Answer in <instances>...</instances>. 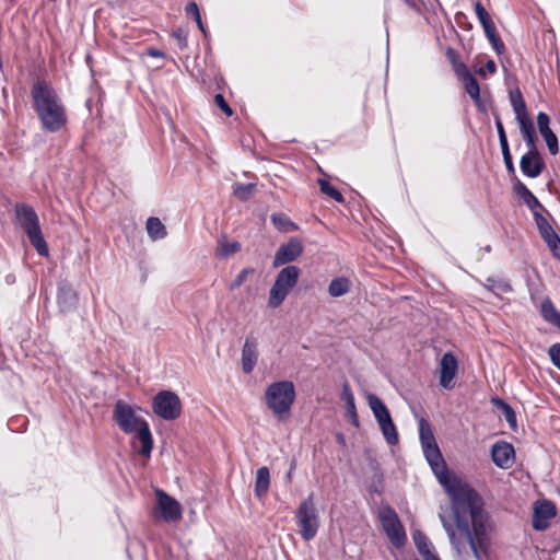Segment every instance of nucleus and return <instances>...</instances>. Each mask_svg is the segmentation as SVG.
<instances>
[{"label":"nucleus","mask_w":560,"mask_h":560,"mask_svg":"<svg viewBox=\"0 0 560 560\" xmlns=\"http://www.w3.org/2000/svg\"><path fill=\"white\" fill-rule=\"evenodd\" d=\"M549 122V116L544 112H539L537 115L538 130L546 141L550 154L556 155L559 152L558 138L550 129Z\"/></svg>","instance_id":"a211bd4d"},{"label":"nucleus","mask_w":560,"mask_h":560,"mask_svg":"<svg viewBox=\"0 0 560 560\" xmlns=\"http://www.w3.org/2000/svg\"><path fill=\"white\" fill-rule=\"evenodd\" d=\"M494 122H495V128H497L501 149L509 147L508 137H506L503 124L501 121V118L499 116H495Z\"/></svg>","instance_id":"79ce46f5"},{"label":"nucleus","mask_w":560,"mask_h":560,"mask_svg":"<svg viewBox=\"0 0 560 560\" xmlns=\"http://www.w3.org/2000/svg\"><path fill=\"white\" fill-rule=\"evenodd\" d=\"M78 302L77 292L70 283L61 281L57 288V304L62 313L73 310Z\"/></svg>","instance_id":"f3484780"},{"label":"nucleus","mask_w":560,"mask_h":560,"mask_svg":"<svg viewBox=\"0 0 560 560\" xmlns=\"http://www.w3.org/2000/svg\"><path fill=\"white\" fill-rule=\"evenodd\" d=\"M481 26H482V28H483V31H485V34H486V35L491 34V33H493V32H495V31H497V27H495V25H494L493 21H490V22H488V23H485V24H482Z\"/></svg>","instance_id":"8fccbe9b"},{"label":"nucleus","mask_w":560,"mask_h":560,"mask_svg":"<svg viewBox=\"0 0 560 560\" xmlns=\"http://www.w3.org/2000/svg\"><path fill=\"white\" fill-rule=\"evenodd\" d=\"M255 273V269L252 267L244 268L240 271V273L234 278V280L230 283L229 290L234 291L240 288L247 279V277Z\"/></svg>","instance_id":"e433bc0d"},{"label":"nucleus","mask_w":560,"mask_h":560,"mask_svg":"<svg viewBox=\"0 0 560 560\" xmlns=\"http://www.w3.org/2000/svg\"><path fill=\"white\" fill-rule=\"evenodd\" d=\"M270 220L273 226L281 233H289L299 230V225L282 212L272 213Z\"/></svg>","instance_id":"a878e982"},{"label":"nucleus","mask_w":560,"mask_h":560,"mask_svg":"<svg viewBox=\"0 0 560 560\" xmlns=\"http://www.w3.org/2000/svg\"><path fill=\"white\" fill-rule=\"evenodd\" d=\"M351 289V281L347 277H336L328 285V293L331 298H340Z\"/></svg>","instance_id":"cd10ccee"},{"label":"nucleus","mask_w":560,"mask_h":560,"mask_svg":"<svg viewBox=\"0 0 560 560\" xmlns=\"http://www.w3.org/2000/svg\"><path fill=\"white\" fill-rule=\"evenodd\" d=\"M158 509L161 517L166 522H174L182 517V506L177 500L161 489L155 490Z\"/></svg>","instance_id":"f8f14e48"},{"label":"nucleus","mask_w":560,"mask_h":560,"mask_svg":"<svg viewBox=\"0 0 560 560\" xmlns=\"http://www.w3.org/2000/svg\"><path fill=\"white\" fill-rule=\"evenodd\" d=\"M152 411L165 421H174L182 415V401L179 396L168 389L156 393L152 398Z\"/></svg>","instance_id":"9d476101"},{"label":"nucleus","mask_w":560,"mask_h":560,"mask_svg":"<svg viewBox=\"0 0 560 560\" xmlns=\"http://www.w3.org/2000/svg\"><path fill=\"white\" fill-rule=\"evenodd\" d=\"M300 273V268L293 265L285 266L278 272L269 291L268 306L270 308H277L284 302L291 290L298 284Z\"/></svg>","instance_id":"423d86ee"},{"label":"nucleus","mask_w":560,"mask_h":560,"mask_svg":"<svg viewBox=\"0 0 560 560\" xmlns=\"http://www.w3.org/2000/svg\"><path fill=\"white\" fill-rule=\"evenodd\" d=\"M491 249H492V248H491V246H490V245H486L485 247H482V250H483L485 253H490V252H491Z\"/></svg>","instance_id":"6e6d98bb"},{"label":"nucleus","mask_w":560,"mask_h":560,"mask_svg":"<svg viewBox=\"0 0 560 560\" xmlns=\"http://www.w3.org/2000/svg\"><path fill=\"white\" fill-rule=\"evenodd\" d=\"M478 110L482 114L488 112L487 102L479 95L478 98H471Z\"/></svg>","instance_id":"de8ad7c7"},{"label":"nucleus","mask_w":560,"mask_h":560,"mask_svg":"<svg viewBox=\"0 0 560 560\" xmlns=\"http://www.w3.org/2000/svg\"><path fill=\"white\" fill-rule=\"evenodd\" d=\"M544 210H538L533 213L535 223L537 225V229L542 237L544 241L548 240L552 235H556L557 233L552 229V226L549 224L547 219L542 215Z\"/></svg>","instance_id":"c756f323"},{"label":"nucleus","mask_w":560,"mask_h":560,"mask_svg":"<svg viewBox=\"0 0 560 560\" xmlns=\"http://www.w3.org/2000/svg\"><path fill=\"white\" fill-rule=\"evenodd\" d=\"M455 71L462 81L466 78V73H470L464 63H459L457 67H455Z\"/></svg>","instance_id":"09e8293b"},{"label":"nucleus","mask_w":560,"mask_h":560,"mask_svg":"<svg viewBox=\"0 0 560 560\" xmlns=\"http://www.w3.org/2000/svg\"><path fill=\"white\" fill-rule=\"evenodd\" d=\"M14 212L16 224L25 232L37 254L42 257L48 256V245L42 233L39 219L34 208L26 203H16Z\"/></svg>","instance_id":"39448f33"},{"label":"nucleus","mask_w":560,"mask_h":560,"mask_svg":"<svg viewBox=\"0 0 560 560\" xmlns=\"http://www.w3.org/2000/svg\"><path fill=\"white\" fill-rule=\"evenodd\" d=\"M419 438L427 462L452 500L453 517L460 535L457 536L450 521L444 515H440L452 546L460 551L465 547L464 540H466L476 560H481L487 516L483 513L479 494L467 483L448 474L431 425L424 418L419 420Z\"/></svg>","instance_id":"f257e3e1"},{"label":"nucleus","mask_w":560,"mask_h":560,"mask_svg":"<svg viewBox=\"0 0 560 560\" xmlns=\"http://www.w3.org/2000/svg\"><path fill=\"white\" fill-rule=\"evenodd\" d=\"M486 69L490 72V73H494L495 70H497V66H495V62L493 60H488L486 62Z\"/></svg>","instance_id":"603ef678"},{"label":"nucleus","mask_w":560,"mask_h":560,"mask_svg":"<svg viewBox=\"0 0 560 560\" xmlns=\"http://www.w3.org/2000/svg\"><path fill=\"white\" fill-rule=\"evenodd\" d=\"M139 410H141L140 407L118 399L114 405L113 420L125 434H137L141 443L139 454L150 457L153 450V438L148 421L138 415Z\"/></svg>","instance_id":"7ed1b4c3"},{"label":"nucleus","mask_w":560,"mask_h":560,"mask_svg":"<svg viewBox=\"0 0 560 560\" xmlns=\"http://www.w3.org/2000/svg\"><path fill=\"white\" fill-rule=\"evenodd\" d=\"M503 161L509 173L514 174L515 167L510 152V147L501 149Z\"/></svg>","instance_id":"a18cd8bd"},{"label":"nucleus","mask_w":560,"mask_h":560,"mask_svg":"<svg viewBox=\"0 0 560 560\" xmlns=\"http://www.w3.org/2000/svg\"><path fill=\"white\" fill-rule=\"evenodd\" d=\"M494 402L502 410V413H503L506 422L509 423L510 428L512 430H516V428H517L516 413H515L514 409L511 407V405H509L508 402H505L504 400H502L500 398L494 399Z\"/></svg>","instance_id":"7c9ffc66"},{"label":"nucleus","mask_w":560,"mask_h":560,"mask_svg":"<svg viewBox=\"0 0 560 560\" xmlns=\"http://www.w3.org/2000/svg\"><path fill=\"white\" fill-rule=\"evenodd\" d=\"M287 479L290 481L291 480V470L287 474Z\"/></svg>","instance_id":"bf43d9fd"},{"label":"nucleus","mask_w":560,"mask_h":560,"mask_svg":"<svg viewBox=\"0 0 560 560\" xmlns=\"http://www.w3.org/2000/svg\"><path fill=\"white\" fill-rule=\"evenodd\" d=\"M319 189L324 195H327L331 199H334L337 202H343V196L342 194L332 185L329 184L328 180L324 178L318 179Z\"/></svg>","instance_id":"2f4dec72"},{"label":"nucleus","mask_w":560,"mask_h":560,"mask_svg":"<svg viewBox=\"0 0 560 560\" xmlns=\"http://www.w3.org/2000/svg\"><path fill=\"white\" fill-rule=\"evenodd\" d=\"M458 369L456 357L452 352L443 354L440 361V385L443 388H452V381L454 380Z\"/></svg>","instance_id":"4468645a"},{"label":"nucleus","mask_w":560,"mask_h":560,"mask_svg":"<svg viewBox=\"0 0 560 560\" xmlns=\"http://www.w3.org/2000/svg\"><path fill=\"white\" fill-rule=\"evenodd\" d=\"M368 404L386 443L390 446L398 444L399 436L397 428L386 405L375 394L368 395Z\"/></svg>","instance_id":"6e6552de"},{"label":"nucleus","mask_w":560,"mask_h":560,"mask_svg":"<svg viewBox=\"0 0 560 560\" xmlns=\"http://www.w3.org/2000/svg\"><path fill=\"white\" fill-rule=\"evenodd\" d=\"M338 441H343V436H342V434H339V435H338Z\"/></svg>","instance_id":"680f3d73"},{"label":"nucleus","mask_w":560,"mask_h":560,"mask_svg":"<svg viewBox=\"0 0 560 560\" xmlns=\"http://www.w3.org/2000/svg\"><path fill=\"white\" fill-rule=\"evenodd\" d=\"M196 24H197L198 28L202 32V34H203L205 36H207V30H206V27H205V25H203V23H202L201 18H200L199 20H197V21H196Z\"/></svg>","instance_id":"5fc2aeb1"},{"label":"nucleus","mask_w":560,"mask_h":560,"mask_svg":"<svg viewBox=\"0 0 560 560\" xmlns=\"http://www.w3.org/2000/svg\"><path fill=\"white\" fill-rule=\"evenodd\" d=\"M256 185L252 183L247 184H235L233 188V194L236 198L242 201H246L249 196L253 194Z\"/></svg>","instance_id":"c9c22d12"},{"label":"nucleus","mask_w":560,"mask_h":560,"mask_svg":"<svg viewBox=\"0 0 560 560\" xmlns=\"http://www.w3.org/2000/svg\"><path fill=\"white\" fill-rule=\"evenodd\" d=\"M31 97L44 131L58 132L66 126L68 117L62 101L45 80L33 84Z\"/></svg>","instance_id":"f03ea898"},{"label":"nucleus","mask_w":560,"mask_h":560,"mask_svg":"<svg viewBox=\"0 0 560 560\" xmlns=\"http://www.w3.org/2000/svg\"><path fill=\"white\" fill-rule=\"evenodd\" d=\"M148 55L153 58H164L165 54L162 50L150 48L148 49Z\"/></svg>","instance_id":"3c124183"},{"label":"nucleus","mask_w":560,"mask_h":560,"mask_svg":"<svg viewBox=\"0 0 560 560\" xmlns=\"http://www.w3.org/2000/svg\"><path fill=\"white\" fill-rule=\"evenodd\" d=\"M258 342L253 336H247L242 348V370L249 374L256 366L258 359Z\"/></svg>","instance_id":"dca6fc26"},{"label":"nucleus","mask_w":560,"mask_h":560,"mask_svg":"<svg viewBox=\"0 0 560 560\" xmlns=\"http://www.w3.org/2000/svg\"><path fill=\"white\" fill-rule=\"evenodd\" d=\"M240 249H241V244L238 242H236V241L229 242V241L224 240L223 242H221L219 244V246L217 248V256L219 258H226L228 256L240 252Z\"/></svg>","instance_id":"473e14b6"},{"label":"nucleus","mask_w":560,"mask_h":560,"mask_svg":"<svg viewBox=\"0 0 560 560\" xmlns=\"http://www.w3.org/2000/svg\"><path fill=\"white\" fill-rule=\"evenodd\" d=\"M86 63L90 65L91 60H92V57L90 54L86 55Z\"/></svg>","instance_id":"4d7b16f0"},{"label":"nucleus","mask_w":560,"mask_h":560,"mask_svg":"<svg viewBox=\"0 0 560 560\" xmlns=\"http://www.w3.org/2000/svg\"><path fill=\"white\" fill-rule=\"evenodd\" d=\"M556 506L551 501L540 502L534 510L532 525L536 530H545L549 521L556 516Z\"/></svg>","instance_id":"2eb2a0df"},{"label":"nucleus","mask_w":560,"mask_h":560,"mask_svg":"<svg viewBox=\"0 0 560 560\" xmlns=\"http://www.w3.org/2000/svg\"><path fill=\"white\" fill-rule=\"evenodd\" d=\"M474 7L477 19L481 25L492 21L489 12L486 10V8L482 5L480 1H476Z\"/></svg>","instance_id":"ea45409f"},{"label":"nucleus","mask_w":560,"mask_h":560,"mask_svg":"<svg viewBox=\"0 0 560 560\" xmlns=\"http://www.w3.org/2000/svg\"><path fill=\"white\" fill-rule=\"evenodd\" d=\"M482 285L497 296L501 293H510L513 291L511 283L503 278L488 277Z\"/></svg>","instance_id":"b1692460"},{"label":"nucleus","mask_w":560,"mask_h":560,"mask_svg":"<svg viewBox=\"0 0 560 560\" xmlns=\"http://www.w3.org/2000/svg\"><path fill=\"white\" fill-rule=\"evenodd\" d=\"M185 13L187 16L192 18L195 21L201 18L198 4L195 1L187 3V5L185 7Z\"/></svg>","instance_id":"49530a36"},{"label":"nucleus","mask_w":560,"mask_h":560,"mask_svg":"<svg viewBox=\"0 0 560 560\" xmlns=\"http://www.w3.org/2000/svg\"><path fill=\"white\" fill-rule=\"evenodd\" d=\"M378 518L390 544L401 548L407 541V535L396 511L389 504H383L378 509Z\"/></svg>","instance_id":"1a4fd4ad"},{"label":"nucleus","mask_w":560,"mask_h":560,"mask_svg":"<svg viewBox=\"0 0 560 560\" xmlns=\"http://www.w3.org/2000/svg\"><path fill=\"white\" fill-rule=\"evenodd\" d=\"M486 36L489 39L490 44L492 45V48L494 49V51L498 55H502L505 50V46H504V43L499 37L497 31L491 34H488Z\"/></svg>","instance_id":"a19ab883"},{"label":"nucleus","mask_w":560,"mask_h":560,"mask_svg":"<svg viewBox=\"0 0 560 560\" xmlns=\"http://www.w3.org/2000/svg\"><path fill=\"white\" fill-rule=\"evenodd\" d=\"M545 243L547 244L548 248L550 249L552 256L556 259L560 260V237H559V235L558 234L552 235L551 237L546 240Z\"/></svg>","instance_id":"58836bf2"},{"label":"nucleus","mask_w":560,"mask_h":560,"mask_svg":"<svg viewBox=\"0 0 560 560\" xmlns=\"http://www.w3.org/2000/svg\"><path fill=\"white\" fill-rule=\"evenodd\" d=\"M422 558L424 560H441L432 550H430L428 553L423 555Z\"/></svg>","instance_id":"864d4df0"},{"label":"nucleus","mask_w":560,"mask_h":560,"mask_svg":"<svg viewBox=\"0 0 560 560\" xmlns=\"http://www.w3.org/2000/svg\"><path fill=\"white\" fill-rule=\"evenodd\" d=\"M296 524L300 529L301 537L305 541L312 540L319 528V515L315 506L314 494L310 493L295 511Z\"/></svg>","instance_id":"0eeeda50"},{"label":"nucleus","mask_w":560,"mask_h":560,"mask_svg":"<svg viewBox=\"0 0 560 560\" xmlns=\"http://www.w3.org/2000/svg\"><path fill=\"white\" fill-rule=\"evenodd\" d=\"M514 192L527 206L532 213H535V211L538 210H545L536 196L518 179L514 185Z\"/></svg>","instance_id":"aec40b11"},{"label":"nucleus","mask_w":560,"mask_h":560,"mask_svg":"<svg viewBox=\"0 0 560 560\" xmlns=\"http://www.w3.org/2000/svg\"><path fill=\"white\" fill-rule=\"evenodd\" d=\"M371 491H374V492L381 493V491H382V490H381V489H377V488H374V489H372Z\"/></svg>","instance_id":"052dcab7"},{"label":"nucleus","mask_w":560,"mask_h":560,"mask_svg":"<svg viewBox=\"0 0 560 560\" xmlns=\"http://www.w3.org/2000/svg\"><path fill=\"white\" fill-rule=\"evenodd\" d=\"M145 229L152 241H160L166 237L167 231L162 221L156 217H150L147 220Z\"/></svg>","instance_id":"393cba45"},{"label":"nucleus","mask_w":560,"mask_h":560,"mask_svg":"<svg viewBox=\"0 0 560 560\" xmlns=\"http://www.w3.org/2000/svg\"><path fill=\"white\" fill-rule=\"evenodd\" d=\"M303 250L304 246L301 240L295 236L290 237L287 243L280 245L277 249L273 256L272 267L278 268L295 261L303 254Z\"/></svg>","instance_id":"9b49d317"},{"label":"nucleus","mask_w":560,"mask_h":560,"mask_svg":"<svg viewBox=\"0 0 560 560\" xmlns=\"http://www.w3.org/2000/svg\"><path fill=\"white\" fill-rule=\"evenodd\" d=\"M172 37L175 38L179 49H185L188 44V31L183 27H177L172 32Z\"/></svg>","instance_id":"4c0bfd02"},{"label":"nucleus","mask_w":560,"mask_h":560,"mask_svg":"<svg viewBox=\"0 0 560 560\" xmlns=\"http://www.w3.org/2000/svg\"><path fill=\"white\" fill-rule=\"evenodd\" d=\"M412 540L415 542V546L417 547V550L419 551V553L421 556L428 553L431 550L428 537L420 529L413 530Z\"/></svg>","instance_id":"72a5a7b5"},{"label":"nucleus","mask_w":560,"mask_h":560,"mask_svg":"<svg viewBox=\"0 0 560 560\" xmlns=\"http://www.w3.org/2000/svg\"><path fill=\"white\" fill-rule=\"evenodd\" d=\"M510 103L515 113L516 120L528 117L526 103L520 89H515L510 92Z\"/></svg>","instance_id":"bb28decb"},{"label":"nucleus","mask_w":560,"mask_h":560,"mask_svg":"<svg viewBox=\"0 0 560 560\" xmlns=\"http://www.w3.org/2000/svg\"><path fill=\"white\" fill-rule=\"evenodd\" d=\"M341 396L346 404L347 413H348V417L350 418L351 423L354 427H359V419H358V415H357V410H355L354 397H353V394H352L350 387L347 384L343 385Z\"/></svg>","instance_id":"c85d7f7f"},{"label":"nucleus","mask_w":560,"mask_h":560,"mask_svg":"<svg viewBox=\"0 0 560 560\" xmlns=\"http://www.w3.org/2000/svg\"><path fill=\"white\" fill-rule=\"evenodd\" d=\"M491 458L494 465L502 469L512 467L515 459V451L511 443L498 441L491 447Z\"/></svg>","instance_id":"ddd939ff"},{"label":"nucleus","mask_w":560,"mask_h":560,"mask_svg":"<svg viewBox=\"0 0 560 560\" xmlns=\"http://www.w3.org/2000/svg\"><path fill=\"white\" fill-rule=\"evenodd\" d=\"M377 477H378V481H380V483H381V482H382V477H383V476H382V474H381L378 470H377Z\"/></svg>","instance_id":"13d9d810"},{"label":"nucleus","mask_w":560,"mask_h":560,"mask_svg":"<svg viewBox=\"0 0 560 560\" xmlns=\"http://www.w3.org/2000/svg\"><path fill=\"white\" fill-rule=\"evenodd\" d=\"M295 388L291 381H278L265 390V402L279 421H287L295 401Z\"/></svg>","instance_id":"20e7f679"},{"label":"nucleus","mask_w":560,"mask_h":560,"mask_svg":"<svg viewBox=\"0 0 560 560\" xmlns=\"http://www.w3.org/2000/svg\"><path fill=\"white\" fill-rule=\"evenodd\" d=\"M270 471L268 467H259L256 471L254 492L257 498H262L269 490Z\"/></svg>","instance_id":"4be33fe9"},{"label":"nucleus","mask_w":560,"mask_h":560,"mask_svg":"<svg viewBox=\"0 0 560 560\" xmlns=\"http://www.w3.org/2000/svg\"><path fill=\"white\" fill-rule=\"evenodd\" d=\"M520 167L525 176L536 178L541 174L545 164L538 151L534 154L528 151L521 158Z\"/></svg>","instance_id":"6ab92c4d"},{"label":"nucleus","mask_w":560,"mask_h":560,"mask_svg":"<svg viewBox=\"0 0 560 560\" xmlns=\"http://www.w3.org/2000/svg\"><path fill=\"white\" fill-rule=\"evenodd\" d=\"M540 314L544 320L560 329V312L555 307L549 298L542 300L540 305Z\"/></svg>","instance_id":"5701e85b"},{"label":"nucleus","mask_w":560,"mask_h":560,"mask_svg":"<svg viewBox=\"0 0 560 560\" xmlns=\"http://www.w3.org/2000/svg\"><path fill=\"white\" fill-rule=\"evenodd\" d=\"M214 102L218 105V107H220L226 116L233 115V109L228 104V102L225 101L224 96L221 93L215 94Z\"/></svg>","instance_id":"c03bdc74"},{"label":"nucleus","mask_w":560,"mask_h":560,"mask_svg":"<svg viewBox=\"0 0 560 560\" xmlns=\"http://www.w3.org/2000/svg\"><path fill=\"white\" fill-rule=\"evenodd\" d=\"M517 122L528 151H530V154L536 153V151H538L536 148L537 135L532 119L529 117H525L517 120Z\"/></svg>","instance_id":"412c9836"},{"label":"nucleus","mask_w":560,"mask_h":560,"mask_svg":"<svg viewBox=\"0 0 560 560\" xmlns=\"http://www.w3.org/2000/svg\"><path fill=\"white\" fill-rule=\"evenodd\" d=\"M463 83L465 85V91L470 98H478L480 95V86L475 75L466 73V78L463 80Z\"/></svg>","instance_id":"f704fd0d"},{"label":"nucleus","mask_w":560,"mask_h":560,"mask_svg":"<svg viewBox=\"0 0 560 560\" xmlns=\"http://www.w3.org/2000/svg\"><path fill=\"white\" fill-rule=\"evenodd\" d=\"M548 354L552 364L560 370V342L553 343L548 349Z\"/></svg>","instance_id":"37998d69"}]
</instances>
